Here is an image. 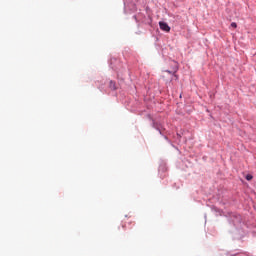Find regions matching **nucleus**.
Masks as SVG:
<instances>
[{"mask_svg":"<svg viewBox=\"0 0 256 256\" xmlns=\"http://www.w3.org/2000/svg\"><path fill=\"white\" fill-rule=\"evenodd\" d=\"M231 27H233V29H237V23L232 22V23H231Z\"/></svg>","mask_w":256,"mask_h":256,"instance_id":"obj_4","label":"nucleus"},{"mask_svg":"<svg viewBox=\"0 0 256 256\" xmlns=\"http://www.w3.org/2000/svg\"><path fill=\"white\" fill-rule=\"evenodd\" d=\"M174 64H175V70H174V72H171V71H169V70H167L166 72L167 73H172L173 75H174V77L177 79V75H175V73H177V69H178V66H177V62H174Z\"/></svg>","mask_w":256,"mask_h":256,"instance_id":"obj_2","label":"nucleus"},{"mask_svg":"<svg viewBox=\"0 0 256 256\" xmlns=\"http://www.w3.org/2000/svg\"><path fill=\"white\" fill-rule=\"evenodd\" d=\"M159 27L161 31H165L166 33H169V31H171V27H169V24H167V22H159Z\"/></svg>","mask_w":256,"mask_h":256,"instance_id":"obj_1","label":"nucleus"},{"mask_svg":"<svg viewBox=\"0 0 256 256\" xmlns=\"http://www.w3.org/2000/svg\"><path fill=\"white\" fill-rule=\"evenodd\" d=\"M111 89H115V83L113 81L110 82Z\"/></svg>","mask_w":256,"mask_h":256,"instance_id":"obj_5","label":"nucleus"},{"mask_svg":"<svg viewBox=\"0 0 256 256\" xmlns=\"http://www.w3.org/2000/svg\"><path fill=\"white\" fill-rule=\"evenodd\" d=\"M253 179V176L251 174L246 175V180L251 181Z\"/></svg>","mask_w":256,"mask_h":256,"instance_id":"obj_3","label":"nucleus"}]
</instances>
